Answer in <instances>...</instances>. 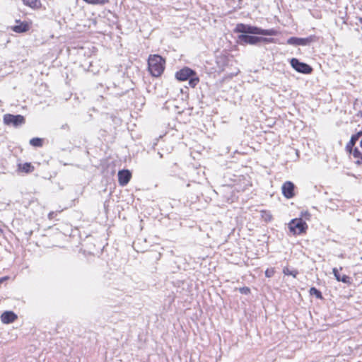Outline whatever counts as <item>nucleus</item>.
I'll use <instances>...</instances> for the list:
<instances>
[{
    "label": "nucleus",
    "mask_w": 362,
    "mask_h": 362,
    "mask_svg": "<svg viewBox=\"0 0 362 362\" xmlns=\"http://www.w3.org/2000/svg\"><path fill=\"white\" fill-rule=\"evenodd\" d=\"M148 71L155 77L161 75L165 69V60L158 54L150 55L148 60Z\"/></svg>",
    "instance_id": "obj_1"
},
{
    "label": "nucleus",
    "mask_w": 362,
    "mask_h": 362,
    "mask_svg": "<svg viewBox=\"0 0 362 362\" xmlns=\"http://www.w3.org/2000/svg\"><path fill=\"white\" fill-rule=\"evenodd\" d=\"M177 80L184 81L189 79V85L192 88H194L199 83V79L197 76L196 73L188 67L183 68L175 74Z\"/></svg>",
    "instance_id": "obj_2"
},
{
    "label": "nucleus",
    "mask_w": 362,
    "mask_h": 362,
    "mask_svg": "<svg viewBox=\"0 0 362 362\" xmlns=\"http://www.w3.org/2000/svg\"><path fill=\"white\" fill-rule=\"evenodd\" d=\"M238 41L240 43L256 45L261 42H273L274 39L252 36V35H245V34H241L238 36Z\"/></svg>",
    "instance_id": "obj_3"
},
{
    "label": "nucleus",
    "mask_w": 362,
    "mask_h": 362,
    "mask_svg": "<svg viewBox=\"0 0 362 362\" xmlns=\"http://www.w3.org/2000/svg\"><path fill=\"white\" fill-rule=\"evenodd\" d=\"M288 228L293 234H300L305 232L308 225L301 218H294L289 222Z\"/></svg>",
    "instance_id": "obj_4"
},
{
    "label": "nucleus",
    "mask_w": 362,
    "mask_h": 362,
    "mask_svg": "<svg viewBox=\"0 0 362 362\" xmlns=\"http://www.w3.org/2000/svg\"><path fill=\"white\" fill-rule=\"evenodd\" d=\"M291 66L298 72L304 74H309L312 72L313 69L308 64L300 62L298 59L293 58L290 61Z\"/></svg>",
    "instance_id": "obj_5"
},
{
    "label": "nucleus",
    "mask_w": 362,
    "mask_h": 362,
    "mask_svg": "<svg viewBox=\"0 0 362 362\" xmlns=\"http://www.w3.org/2000/svg\"><path fill=\"white\" fill-rule=\"evenodd\" d=\"M4 122L7 125L18 127L24 124L25 119L22 115H13L11 114H6L4 116Z\"/></svg>",
    "instance_id": "obj_6"
},
{
    "label": "nucleus",
    "mask_w": 362,
    "mask_h": 362,
    "mask_svg": "<svg viewBox=\"0 0 362 362\" xmlns=\"http://www.w3.org/2000/svg\"><path fill=\"white\" fill-rule=\"evenodd\" d=\"M255 34L262 35H276L277 32L274 29H262L255 26L246 25V34Z\"/></svg>",
    "instance_id": "obj_7"
},
{
    "label": "nucleus",
    "mask_w": 362,
    "mask_h": 362,
    "mask_svg": "<svg viewBox=\"0 0 362 362\" xmlns=\"http://www.w3.org/2000/svg\"><path fill=\"white\" fill-rule=\"evenodd\" d=\"M313 41H315L314 36H310V37H305V38L291 37L288 39L287 43L288 45H296V46H298V45L306 46V45H310Z\"/></svg>",
    "instance_id": "obj_8"
},
{
    "label": "nucleus",
    "mask_w": 362,
    "mask_h": 362,
    "mask_svg": "<svg viewBox=\"0 0 362 362\" xmlns=\"http://www.w3.org/2000/svg\"><path fill=\"white\" fill-rule=\"evenodd\" d=\"M282 194L287 199H291L294 197V185L290 182L287 181L284 182L281 187Z\"/></svg>",
    "instance_id": "obj_9"
},
{
    "label": "nucleus",
    "mask_w": 362,
    "mask_h": 362,
    "mask_svg": "<svg viewBox=\"0 0 362 362\" xmlns=\"http://www.w3.org/2000/svg\"><path fill=\"white\" fill-rule=\"evenodd\" d=\"M30 29V24L25 21H16V25L11 27V30L17 33L27 32Z\"/></svg>",
    "instance_id": "obj_10"
},
{
    "label": "nucleus",
    "mask_w": 362,
    "mask_h": 362,
    "mask_svg": "<svg viewBox=\"0 0 362 362\" xmlns=\"http://www.w3.org/2000/svg\"><path fill=\"white\" fill-rule=\"evenodd\" d=\"M131 173L128 170H122L118 173V181L120 185L125 186L130 180Z\"/></svg>",
    "instance_id": "obj_11"
},
{
    "label": "nucleus",
    "mask_w": 362,
    "mask_h": 362,
    "mask_svg": "<svg viewBox=\"0 0 362 362\" xmlns=\"http://www.w3.org/2000/svg\"><path fill=\"white\" fill-rule=\"evenodd\" d=\"M17 319V315L12 311H6L1 315V320L4 324H9Z\"/></svg>",
    "instance_id": "obj_12"
},
{
    "label": "nucleus",
    "mask_w": 362,
    "mask_h": 362,
    "mask_svg": "<svg viewBox=\"0 0 362 362\" xmlns=\"http://www.w3.org/2000/svg\"><path fill=\"white\" fill-rule=\"evenodd\" d=\"M362 135V132L359 131L357 134L353 135L349 141V142L346 146V149L349 152H351L353 146L355 145L356 142L358 141L359 137Z\"/></svg>",
    "instance_id": "obj_13"
},
{
    "label": "nucleus",
    "mask_w": 362,
    "mask_h": 362,
    "mask_svg": "<svg viewBox=\"0 0 362 362\" xmlns=\"http://www.w3.org/2000/svg\"><path fill=\"white\" fill-rule=\"evenodd\" d=\"M332 272L334 277L338 281H341L345 284H351L349 276L346 275L341 276V274H339L338 269L337 268H334L332 269Z\"/></svg>",
    "instance_id": "obj_14"
},
{
    "label": "nucleus",
    "mask_w": 362,
    "mask_h": 362,
    "mask_svg": "<svg viewBox=\"0 0 362 362\" xmlns=\"http://www.w3.org/2000/svg\"><path fill=\"white\" fill-rule=\"evenodd\" d=\"M23 4L32 8H38L41 6L40 0H23Z\"/></svg>",
    "instance_id": "obj_15"
},
{
    "label": "nucleus",
    "mask_w": 362,
    "mask_h": 362,
    "mask_svg": "<svg viewBox=\"0 0 362 362\" xmlns=\"http://www.w3.org/2000/svg\"><path fill=\"white\" fill-rule=\"evenodd\" d=\"M30 144L33 146L40 147L42 145V140L40 138H33L30 139Z\"/></svg>",
    "instance_id": "obj_16"
},
{
    "label": "nucleus",
    "mask_w": 362,
    "mask_h": 362,
    "mask_svg": "<svg viewBox=\"0 0 362 362\" xmlns=\"http://www.w3.org/2000/svg\"><path fill=\"white\" fill-rule=\"evenodd\" d=\"M20 168L25 173L31 172L33 170V167L30 165V163H24L20 166Z\"/></svg>",
    "instance_id": "obj_17"
},
{
    "label": "nucleus",
    "mask_w": 362,
    "mask_h": 362,
    "mask_svg": "<svg viewBox=\"0 0 362 362\" xmlns=\"http://www.w3.org/2000/svg\"><path fill=\"white\" fill-rule=\"evenodd\" d=\"M235 31L237 33H240L247 35L246 34V25L238 24L236 25Z\"/></svg>",
    "instance_id": "obj_18"
},
{
    "label": "nucleus",
    "mask_w": 362,
    "mask_h": 362,
    "mask_svg": "<svg viewBox=\"0 0 362 362\" xmlns=\"http://www.w3.org/2000/svg\"><path fill=\"white\" fill-rule=\"evenodd\" d=\"M310 294L315 296L319 299H321L322 298L321 292L315 287H312L310 289Z\"/></svg>",
    "instance_id": "obj_19"
},
{
    "label": "nucleus",
    "mask_w": 362,
    "mask_h": 362,
    "mask_svg": "<svg viewBox=\"0 0 362 362\" xmlns=\"http://www.w3.org/2000/svg\"><path fill=\"white\" fill-rule=\"evenodd\" d=\"M88 4H105L108 2L109 0H83Z\"/></svg>",
    "instance_id": "obj_20"
},
{
    "label": "nucleus",
    "mask_w": 362,
    "mask_h": 362,
    "mask_svg": "<svg viewBox=\"0 0 362 362\" xmlns=\"http://www.w3.org/2000/svg\"><path fill=\"white\" fill-rule=\"evenodd\" d=\"M283 272L286 275H291L293 277H296L298 272L296 271H290L288 268H284Z\"/></svg>",
    "instance_id": "obj_21"
},
{
    "label": "nucleus",
    "mask_w": 362,
    "mask_h": 362,
    "mask_svg": "<svg viewBox=\"0 0 362 362\" xmlns=\"http://www.w3.org/2000/svg\"><path fill=\"white\" fill-rule=\"evenodd\" d=\"M262 217L266 221H269L272 219V216L267 211H262Z\"/></svg>",
    "instance_id": "obj_22"
},
{
    "label": "nucleus",
    "mask_w": 362,
    "mask_h": 362,
    "mask_svg": "<svg viewBox=\"0 0 362 362\" xmlns=\"http://www.w3.org/2000/svg\"><path fill=\"white\" fill-rule=\"evenodd\" d=\"M274 274V269H267L265 271V276L267 277H272Z\"/></svg>",
    "instance_id": "obj_23"
},
{
    "label": "nucleus",
    "mask_w": 362,
    "mask_h": 362,
    "mask_svg": "<svg viewBox=\"0 0 362 362\" xmlns=\"http://www.w3.org/2000/svg\"><path fill=\"white\" fill-rule=\"evenodd\" d=\"M240 292L243 294H248L250 291V288L247 287H242L239 289Z\"/></svg>",
    "instance_id": "obj_24"
},
{
    "label": "nucleus",
    "mask_w": 362,
    "mask_h": 362,
    "mask_svg": "<svg viewBox=\"0 0 362 362\" xmlns=\"http://www.w3.org/2000/svg\"><path fill=\"white\" fill-rule=\"evenodd\" d=\"M354 156L355 158H361V157H362V156L361 155L360 151H359L357 148H356V149L354 150Z\"/></svg>",
    "instance_id": "obj_25"
},
{
    "label": "nucleus",
    "mask_w": 362,
    "mask_h": 362,
    "mask_svg": "<svg viewBox=\"0 0 362 362\" xmlns=\"http://www.w3.org/2000/svg\"><path fill=\"white\" fill-rule=\"evenodd\" d=\"M302 216L305 217L307 219H309L310 216V214L308 211H305L304 213H302Z\"/></svg>",
    "instance_id": "obj_26"
},
{
    "label": "nucleus",
    "mask_w": 362,
    "mask_h": 362,
    "mask_svg": "<svg viewBox=\"0 0 362 362\" xmlns=\"http://www.w3.org/2000/svg\"><path fill=\"white\" fill-rule=\"evenodd\" d=\"M9 279L8 276H6L2 278H0V284L3 283L4 281L8 280Z\"/></svg>",
    "instance_id": "obj_27"
},
{
    "label": "nucleus",
    "mask_w": 362,
    "mask_h": 362,
    "mask_svg": "<svg viewBox=\"0 0 362 362\" xmlns=\"http://www.w3.org/2000/svg\"><path fill=\"white\" fill-rule=\"evenodd\" d=\"M361 22L362 23V19H361Z\"/></svg>",
    "instance_id": "obj_28"
}]
</instances>
